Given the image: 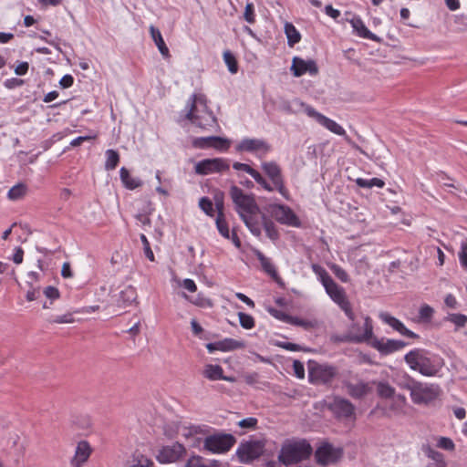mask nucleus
<instances>
[{"label": "nucleus", "instance_id": "ddd939ff", "mask_svg": "<svg viewBox=\"0 0 467 467\" xmlns=\"http://www.w3.org/2000/svg\"><path fill=\"white\" fill-rule=\"evenodd\" d=\"M365 342L384 356L396 352L407 345L402 340L378 338L373 333Z\"/></svg>", "mask_w": 467, "mask_h": 467}, {"label": "nucleus", "instance_id": "412c9836", "mask_svg": "<svg viewBox=\"0 0 467 467\" xmlns=\"http://www.w3.org/2000/svg\"><path fill=\"white\" fill-rule=\"evenodd\" d=\"M91 451V447L88 441H79L77 445L75 455L71 460V466L82 467V465L88 460Z\"/></svg>", "mask_w": 467, "mask_h": 467}, {"label": "nucleus", "instance_id": "423d86ee", "mask_svg": "<svg viewBox=\"0 0 467 467\" xmlns=\"http://www.w3.org/2000/svg\"><path fill=\"white\" fill-rule=\"evenodd\" d=\"M440 391L438 385L418 381L411 389V400L417 405H427L438 398Z\"/></svg>", "mask_w": 467, "mask_h": 467}, {"label": "nucleus", "instance_id": "603ef678", "mask_svg": "<svg viewBox=\"0 0 467 467\" xmlns=\"http://www.w3.org/2000/svg\"><path fill=\"white\" fill-rule=\"evenodd\" d=\"M437 446L446 451H453L455 448L452 440L447 437H440L437 442Z\"/></svg>", "mask_w": 467, "mask_h": 467}, {"label": "nucleus", "instance_id": "2eb2a0df", "mask_svg": "<svg viewBox=\"0 0 467 467\" xmlns=\"http://www.w3.org/2000/svg\"><path fill=\"white\" fill-rule=\"evenodd\" d=\"M230 165L228 161L222 158L205 159L195 164L194 170L197 174L207 175L213 172H222L228 171Z\"/></svg>", "mask_w": 467, "mask_h": 467}, {"label": "nucleus", "instance_id": "b1692460", "mask_svg": "<svg viewBox=\"0 0 467 467\" xmlns=\"http://www.w3.org/2000/svg\"><path fill=\"white\" fill-rule=\"evenodd\" d=\"M150 32L151 37H152L155 45L157 46L159 51L161 52V54L164 57H169L170 51L162 38V36H161L160 30L158 28H156L155 26H150Z\"/></svg>", "mask_w": 467, "mask_h": 467}, {"label": "nucleus", "instance_id": "f3484780", "mask_svg": "<svg viewBox=\"0 0 467 467\" xmlns=\"http://www.w3.org/2000/svg\"><path fill=\"white\" fill-rule=\"evenodd\" d=\"M291 71L297 78L306 73L316 76L318 74V67L313 59L305 60L299 57H295L292 61Z\"/></svg>", "mask_w": 467, "mask_h": 467}, {"label": "nucleus", "instance_id": "13d9d810", "mask_svg": "<svg viewBox=\"0 0 467 467\" xmlns=\"http://www.w3.org/2000/svg\"><path fill=\"white\" fill-rule=\"evenodd\" d=\"M215 140H213V148L217 150H227L230 146V142L228 140L213 136Z\"/></svg>", "mask_w": 467, "mask_h": 467}, {"label": "nucleus", "instance_id": "8fccbe9b", "mask_svg": "<svg viewBox=\"0 0 467 467\" xmlns=\"http://www.w3.org/2000/svg\"><path fill=\"white\" fill-rule=\"evenodd\" d=\"M140 241L143 244V251H144V254L145 256L151 262H153L155 260V257H154V254L150 248V243L146 237L145 234H141L140 236Z\"/></svg>", "mask_w": 467, "mask_h": 467}, {"label": "nucleus", "instance_id": "6e6552de", "mask_svg": "<svg viewBox=\"0 0 467 467\" xmlns=\"http://www.w3.org/2000/svg\"><path fill=\"white\" fill-rule=\"evenodd\" d=\"M236 442L232 434H214L205 438L204 449L213 453H224Z\"/></svg>", "mask_w": 467, "mask_h": 467}, {"label": "nucleus", "instance_id": "bf43d9fd", "mask_svg": "<svg viewBox=\"0 0 467 467\" xmlns=\"http://www.w3.org/2000/svg\"><path fill=\"white\" fill-rule=\"evenodd\" d=\"M269 313L275 317V318L284 321L285 323H289V320L291 319V316L288 314H285L280 310L275 309V308H269Z\"/></svg>", "mask_w": 467, "mask_h": 467}, {"label": "nucleus", "instance_id": "e2e57ef3", "mask_svg": "<svg viewBox=\"0 0 467 467\" xmlns=\"http://www.w3.org/2000/svg\"><path fill=\"white\" fill-rule=\"evenodd\" d=\"M293 369H294L295 375L298 379H303L305 377V368H304V365H303V363L301 361L294 360V362H293Z\"/></svg>", "mask_w": 467, "mask_h": 467}, {"label": "nucleus", "instance_id": "0e129e2a", "mask_svg": "<svg viewBox=\"0 0 467 467\" xmlns=\"http://www.w3.org/2000/svg\"><path fill=\"white\" fill-rule=\"evenodd\" d=\"M51 322L57 323V324L73 323L74 318H73V316L71 313H67L63 316L57 317Z\"/></svg>", "mask_w": 467, "mask_h": 467}, {"label": "nucleus", "instance_id": "4c0bfd02", "mask_svg": "<svg viewBox=\"0 0 467 467\" xmlns=\"http://www.w3.org/2000/svg\"><path fill=\"white\" fill-rule=\"evenodd\" d=\"M422 451L428 458L432 460L431 462H445L443 454L432 449L430 444H423Z\"/></svg>", "mask_w": 467, "mask_h": 467}, {"label": "nucleus", "instance_id": "4be33fe9", "mask_svg": "<svg viewBox=\"0 0 467 467\" xmlns=\"http://www.w3.org/2000/svg\"><path fill=\"white\" fill-rule=\"evenodd\" d=\"M350 24L358 36L362 38L370 39L376 42H379L380 40L379 37H378L375 34H373L367 28V26H365L360 17L354 16L350 20Z\"/></svg>", "mask_w": 467, "mask_h": 467}, {"label": "nucleus", "instance_id": "58836bf2", "mask_svg": "<svg viewBox=\"0 0 467 467\" xmlns=\"http://www.w3.org/2000/svg\"><path fill=\"white\" fill-rule=\"evenodd\" d=\"M136 298V289L131 285H128L120 291V299L124 304H130L135 301Z\"/></svg>", "mask_w": 467, "mask_h": 467}, {"label": "nucleus", "instance_id": "7ed1b4c3", "mask_svg": "<svg viewBox=\"0 0 467 467\" xmlns=\"http://www.w3.org/2000/svg\"><path fill=\"white\" fill-rule=\"evenodd\" d=\"M313 449L310 443L305 440H285L278 455V460L285 465L297 463L308 459Z\"/></svg>", "mask_w": 467, "mask_h": 467}, {"label": "nucleus", "instance_id": "052dcab7", "mask_svg": "<svg viewBox=\"0 0 467 467\" xmlns=\"http://www.w3.org/2000/svg\"><path fill=\"white\" fill-rule=\"evenodd\" d=\"M43 293L47 298L51 300L57 299L60 296L58 289L52 285L47 286L44 289Z\"/></svg>", "mask_w": 467, "mask_h": 467}, {"label": "nucleus", "instance_id": "f257e3e1", "mask_svg": "<svg viewBox=\"0 0 467 467\" xmlns=\"http://www.w3.org/2000/svg\"><path fill=\"white\" fill-rule=\"evenodd\" d=\"M229 195L234 204V209L239 214L246 227L254 235H261V227L256 220V215L260 213V208L252 193H245L236 185H232L229 190Z\"/></svg>", "mask_w": 467, "mask_h": 467}, {"label": "nucleus", "instance_id": "a211bd4d", "mask_svg": "<svg viewBox=\"0 0 467 467\" xmlns=\"http://www.w3.org/2000/svg\"><path fill=\"white\" fill-rule=\"evenodd\" d=\"M343 385L347 389V393L355 400H362L372 391L370 384L361 379L357 382L345 380Z\"/></svg>", "mask_w": 467, "mask_h": 467}, {"label": "nucleus", "instance_id": "338daca9", "mask_svg": "<svg viewBox=\"0 0 467 467\" xmlns=\"http://www.w3.org/2000/svg\"><path fill=\"white\" fill-rule=\"evenodd\" d=\"M333 272L335 275L342 282H347L348 280V275L341 267L335 265L333 267Z\"/></svg>", "mask_w": 467, "mask_h": 467}, {"label": "nucleus", "instance_id": "473e14b6", "mask_svg": "<svg viewBox=\"0 0 467 467\" xmlns=\"http://www.w3.org/2000/svg\"><path fill=\"white\" fill-rule=\"evenodd\" d=\"M131 465L130 467H153V462L140 452L139 451H134L132 454Z\"/></svg>", "mask_w": 467, "mask_h": 467}, {"label": "nucleus", "instance_id": "4d7b16f0", "mask_svg": "<svg viewBox=\"0 0 467 467\" xmlns=\"http://www.w3.org/2000/svg\"><path fill=\"white\" fill-rule=\"evenodd\" d=\"M257 419L254 417L245 418L238 422L241 428L244 429H255L257 425Z\"/></svg>", "mask_w": 467, "mask_h": 467}, {"label": "nucleus", "instance_id": "20e7f679", "mask_svg": "<svg viewBox=\"0 0 467 467\" xmlns=\"http://www.w3.org/2000/svg\"><path fill=\"white\" fill-rule=\"evenodd\" d=\"M356 327V324L352 323L348 328V331L346 334L338 335L334 334L331 335L330 340L333 343H364L368 340L372 335L373 324L372 320L369 317H365L364 318V332L363 333H356L353 332V329Z\"/></svg>", "mask_w": 467, "mask_h": 467}, {"label": "nucleus", "instance_id": "c756f323", "mask_svg": "<svg viewBox=\"0 0 467 467\" xmlns=\"http://www.w3.org/2000/svg\"><path fill=\"white\" fill-rule=\"evenodd\" d=\"M285 33L287 37V44L289 47H294L301 39V35L291 23H285Z\"/></svg>", "mask_w": 467, "mask_h": 467}, {"label": "nucleus", "instance_id": "9d476101", "mask_svg": "<svg viewBox=\"0 0 467 467\" xmlns=\"http://www.w3.org/2000/svg\"><path fill=\"white\" fill-rule=\"evenodd\" d=\"M200 103H205L204 99L202 96H198L196 94H193L189 101V111L186 114V119L191 120L193 124L199 126L200 128L206 129L207 126H213L216 125L217 119L215 116L213 114V112L207 113V116L205 118V121H202V118L199 115L195 114L196 109V104Z\"/></svg>", "mask_w": 467, "mask_h": 467}, {"label": "nucleus", "instance_id": "3c124183", "mask_svg": "<svg viewBox=\"0 0 467 467\" xmlns=\"http://www.w3.org/2000/svg\"><path fill=\"white\" fill-rule=\"evenodd\" d=\"M244 20L249 24L255 22L254 6L253 3H247L244 13Z\"/></svg>", "mask_w": 467, "mask_h": 467}, {"label": "nucleus", "instance_id": "09e8293b", "mask_svg": "<svg viewBox=\"0 0 467 467\" xmlns=\"http://www.w3.org/2000/svg\"><path fill=\"white\" fill-rule=\"evenodd\" d=\"M213 140H215L213 136L198 138L194 140L193 146L200 149L213 148Z\"/></svg>", "mask_w": 467, "mask_h": 467}, {"label": "nucleus", "instance_id": "f704fd0d", "mask_svg": "<svg viewBox=\"0 0 467 467\" xmlns=\"http://www.w3.org/2000/svg\"><path fill=\"white\" fill-rule=\"evenodd\" d=\"M106 162H105V169L107 171H112L114 170L119 162V154L115 150H106Z\"/></svg>", "mask_w": 467, "mask_h": 467}, {"label": "nucleus", "instance_id": "2f4dec72", "mask_svg": "<svg viewBox=\"0 0 467 467\" xmlns=\"http://www.w3.org/2000/svg\"><path fill=\"white\" fill-rule=\"evenodd\" d=\"M216 345L218 347V350L221 351H231L244 347L243 342L233 338H224L223 340L217 341Z\"/></svg>", "mask_w": 467, "mask_h": 467}, {"label": "nucleus", "instance_id": "69168bd1", "mask_svg": "<svg viewBox=\"0 0 467 467\" xmlns=\"http://www.w3.org/2000/svg\"><path fill=\"white\" fill-rule=\"evenodd\" d=\"M438 182H441L446 187L451 188H456V186L453 183L447 182L448 181L451 180L445 172L439 171L437 172Z\"/></svg>", "mask_w": 467, "mask_h": 467}, {"label": "nucleus", "instance_id": "9b49d317", "mask_svg": "<svg viewBox=\"0 0 467 467\" xmlns=\"http://www.w3.org/2000/svg\"><path fill=\"white\" fill-rule=\"evenodd\" d=\"M328 409L334 416L338 420H355L356 408L355 405L348 399L336 396L329 404Z\"/></svg>", "mask_w": 467, "mask_h": 467}, {"label": "nucleus", "instance_id": "393cba45", "mask_svg": "<svg viewBox=\"0 0 467 467\" xmlns=\"http://www.w3.org/2000/svg\"><path fill=\"white\" fill-rule=\"evenodd\" d=\"M203 375L205 378L211 380H217V379H225V380H232L231 378H227L223 376V369L219 365H206Z\"/></svg>", "mask_w": 467, "mask_h": 467}, {"label": "nucleus", "instance_id": "79ce46f5", "mask_svg": "<svg viewBox=\"0 0 467 467\" xmlns=\"http://www.w3.org/2000/svg\"><path fill=\"white\" fill-rule=\"evenodd\" d=\"M312 270L317 275H318L322 285L327 283L329 280L332 279V277L329 275L327 270L317 264L312 265Z\"/></svg>", "mask_w": 467, "mask_h": 467}, {"label": "nucleus", "instance_id": "774afa93", "mask_svg": "<svg viewBox=\"0 0 467 467\" xmlns=\"http://www.w3.org/2000/svg\"><path fill=\"white\" fill-rule=\"evenodd\" d=\"M74 78L71 75H65L59 81L60 86L63 88H67L73 85Z\"/></svg>", "mask_w": 467, "mask_h": 467}, {"label": "nucleus", "instance_id": "a18cd8bd", "mask_svg": "<svg viewBox=\"0 0 467 467\" xmlns=\"http://www.w3.org/2000/svg\"><path fill=\"white\" fill-rule=\"evenodd\" d=\"M200 208L209 216H213V203L208 197H202L199 201Z\"/></svg>", "mask_w": 467, "mask_h": 467}, {"label": "nucleus", "instance_id": "bb28decb", "mask_svg": "<svg viewBox=\"0 0 467 467\" xmlns=\"http://www.w3.org/2000/svg\"><path fill=\"white\" fill-rule=\"evenodd\" d=\"M377 387L378 396L381 399H391L395 395V389L387 381H373Z\"/></svg>", "mask_w": 467, "mask_h": 467}, {"label": "nucleus", "instance_id": "72a5a7b5", "mask_svg": "<svg viewBox=\"0 0 467 467\" xmlns=\"http://www.w3.org/2000/svg\"><path fill=\"white\" fill-rule=\"evenodd\" d=\"M262 223L267 237H269L273 241L277 240L279 237V233L273 221L267 218L265 214H263Z\"/></svg>", "mask_w": 467, "mask_h": 467}, {"label": "nucleus", "instance_id": "a19ab883", "mask_svg": "<svg viewBox=\"0 0 467 467\" xmlns=\"http://www.w3.org/2000/svg\"><path fill=\"white\" fill-rule=\"evenodd\" d=\"M216 226L219 231V233L224 237V238H230V232L228 228V223L226 222L224 214L217 215L216 217Z\"/></svg>", "mask_w": 467, "mask_h": 467}, {"label": "nucleus", "instance_id": "5fc2aeb1", "mask_svg": "<svg viewBox=\"0 0 467 467\" xmlns=\"http://www.w3.org/2000/svg\"><path fill=\"white\" fill-rule=\"evenodd\" d=\"M214 205L217 211V215L224 214L223 193L222 192L214 195Z\"/></svg>", "mask_w": 467, "mask_h": 467}, {"label": "nucleus", "instance_id": "c85d7f7f", "mask_svg": "<svg viewBox=\"0 0 467 467\" xmlns=\"http://www.w3.org/2000/svg\"><path fill=\"white\" fill-rule=\"evenodd\" d=\"M27 191H28V188H27L26 184H25L23 182H19V183L16 184L15 186H13L8 191L7 197L11 201L20 200L26 196V194L27 193Z\"/></svg>", "mask_w": 467, "mask_h": 467}, {"label": "nucleus", "instance_id": "5701e85b", "mask_svg": "<svg viewBox=\"0 0 467 467\" xmlns=\"http://www.w3.org/2000/svg\"><path fill=\"white\" fill-rule=\"evenodd\" d=\"M326 292L331 297V299L337 304L342 299H344L347 295L343 287L339 286L333 278L329 280L327 283L323 285Z\"/></svg>", "mask_w": 467, "mask_h": 467}, {"label": "nucleus", "instance_id": "7c9ffc66", "mask_svg": "<svg viewBox=\"0 0 467 467\" xmlns=\"http://www.w3.org/2000/svg\"><path fill=\"white\" fill-rule=\"evenodd\" d=\"M256 258L259 260L263 270L270 276L276 275V269L269 258H267L262 252L255 253Z\"/></svg>", "mask_w": 467, "mask_h": 467}, {"label": "nucleus", "instance_id": "39448f33", "mask_svg": "<svg viewBox=\"0 0 467 467\" xmlns=\"http://www.w3.org/2000/svg\"><path fill=\"white\" fill-rule=\"evenodd\" d=\"M344 455V450L341 447H334L328 441H323L315 451V459L318 465L326 467L337 463Z\"/></svg>", "mask_w": 467, "mask_h": 467}, {"label": "nucleus", "instance_id": "f03ea898", "mask_svg": "<svg viewBox=\"0 0 467 467\" xmlns=\"http://www.w3.org/2000/svg\"><path fill=\"white\" fill-rule=\"evenodd\" d=\"M410 368L425 377L436 376L443 366L441 358L423 348H414L404 357Z\"/></svg>", "mask_w": 467, "mask_h": 467}, {"label": "nucleus", "instance_id": "c9c22d12", "mask_svg": "<svg viewBox=\"0 0 467 467\" xmlns=\"http://www.w3.org/2000/svg\"><path fill=\"white\" fill-rule=\"evenodd\" d=\"M223 60L228 67V70L232 74H236L238 72L239 67H238L237 59H236L235 56L230 50H225L223 52Z\"/></svg>", "mask_w": 467, "mask_h": 467}, {"label": "nucleus", "instance_id": "de8ad7c7", "mask_svg": "<svg viewBox=\"0 0 467 467\" xmlns=\"http://www.w3.org/2000/svg\"><path fill=\"white\" fill-rule=\"evenodd\" d=\"M446 319L455 324L458 327H462L467 323V316L463 314H449Z\"/></svg>", "mask_w": 467, "mask_h": 467}, {"label": "nucleus", "instance_id": "dca6fc26", "mask_svg": "<svg viewBox=\"0 0 467 467\" xmlns=\"http://www.w3.org/2000/svg\"><path fill=\"white\" fill-rule=\"evenodd\" d=\"M185 452L184 446L175 442L170 446H163L157 455V460L161 463L174 462L181 459Z\"/></svg>", "mask_w": 467, "mask_h": 467}, {"label": "nucleus", "instance_id": "f8f14e48", "mask_svg": "<svg viewBox=\"0 0 467 467\" xmlns=\"http://www.w3.org/2000/svg\"><path fill=\"white\" fill-rule=\"evenodd\" d=\"M337 374V368L327 364H317L309 368V380L317 384L330 383Z\"/></svg>", "mask_w": 467, "mask_h": 467}, {"label": "nucleus", "instance_id": "864d4df0", "mask_svg": "<svg viewBox=\"0 0 467 467\" xmlns=\"http://www.w3.org/2000/svg\"><path fill=\"white\" fill-rule=\"evenodd\" d=\"M185 467H208L204 459L201 456L194 455L192 456L186 462Z\"/></svg>", "mask_w": 467, "mask_h": 467}, {"label": "nucleus", "instance_id": "6e6d98bb", "mask_svg": "<svg viewBox=\"0 0 467 467\" xmlns=\"http://www.w3.org/2000/svg\"><path fill=\"white\" fill-rule=\"evenodd\" d=\"M30 286V289L26 293V300L31 302L36 300L40 296V287H34L31 282H27Z\"/></svg>", "mask_w": 467, "mask_h": 467}, {"label": "nucleus", "instance_id": "4468645a", "mask_svg": "<svg viewBox=\"0 0 467 467\" xmlns=\"http://www.w3.org/2000/svg\"><path fill=\"white\" fill-rule=\"evenodd\" d=\"M270 215L283 224L297 226L299 220L288 206L282 204H270L267 209Z\"/></svg>", "mask_w": 467, "mask_h": 467}, {"label": "nucleus", "instance_id": "c03bdc74", "mask_svg": "<svg viewBox=\"0 0 467 467\" xmlns=\"http://www.w3.org/2000/svg\"><path fill=\"white\" fill-rule=\"evenodd\" d=\"M337 305L344 311L346 316L354 323L355 314L352 310V306L349 300L348 299V296L338 302Z\"/></svg>", "mask_w": 467, "mask_h": 467}, {"label": "nucleus", "instance_id": "e433bc0d", "mask_svg": "<svg viewBox=\"0 0 467 467\" xmlns=\"http://www.w3.org/2000/svg\"><path fill=\"white\" fill-rule=\"evenodd\" d=\"M356 183L358 186H359L361 188H368V189L372 188L374 186L379 187V188H383L385 185L384 181L381 179H379V178H372L369 180L358 178L356 180Z\"/></svg>", "mask_w": 467, "mask_h": 467}, {"label": "nucleus", "instance_id": "a878e982", "mask_svg": "<svg viewBox=\"0 0 467 467\" xmlns=\"http://www.w3.org/2000/svg\"><path fill=\"white\" fill-rule=\"evenodd\" d=\"M119 176L122 183L129 190H134L142 184L140 179L132 178L125 167L120 169Z\"/></svg>", "mask_w": 467, "mask_h": 467}, {"label": "nucleus", "instance_id": "1a4fd4ad", "mask_svg": "<svg viewBox=\"0 0 467 467\" xmlns=\"http://www.w3.org/2000/svg\"><path fill=\"white\" fill-rule=\"evenodd\" d=\"M262 169L266 176L271 180L275 190L284 198L288 199L289 192L285 185V181L280 166L275 161H267L262 163Z\"/></svg>", "mask_w": 467, "mask_h": 467}, {"label": "nucleus", "instance_id": "49530a36", "mask_svg": "<svg viewBox=\"0 0 467 467\" xmlns=\"http://www.w3.org/2000/svg\"><path fill=\"white\" fill-rule=\"evenodd\" d=\"M238 317H239L240 325L244 328L251 329L254 327V319L252 316L243 313V312H239Z\"/></svg>", "mask_w": 467, "mask_h": 467}, {"label": "nucleus", "instance_id": "cd10ccee", "mask_svg": "<svg viewBox=\"0 0 467 467\" xmlns=\"http://www.w3.org/2000/svg\"><path fill=\"white\" fill-rule=\"evenodd\" d=\"M318 123L325 127L326 129H327L328 130H330L331 132L337 135L346 136V138L348 139L345 130L333 119L326 116H323L320 117V121Z\"/></svg>", "mask_w": 467, "mask_h": 467}, {"label": "nucleus", "instance_id": "6ab92c4d", "mask_svg": "<svg viewBox=\"0 0 467 467\" xmlns=\"http://www.w3.org/2000/svg\"><path fill=\"white\" fill-rule=\"evenodd\" d=\"M238 151L247 152H263L266 153L270 150V146L263 140L244 139L237 146Z\"/></svg>", "mask_w": 467, "mask_h": 467}, {"label": "nucleus", "instance_id": "37998d69", "mask_svg": "<svg viewBox=\"0 0 467 467\" xmlns=\"http://www.w3.org/2000/svg\"><path fill=\"white\" fill-rule=\"evenodd\" d=\"M288 324L302 327L306 329H310L317 326L316 321L302 319V318H299L297 317H293V316H291V319L289 320Z\"/></svg>", "mask_w": 467, "mask_h": 467}, {"label": "nucleus", "instance_id": "aec40b11", "mask_svg": "<svg viewBox=\"0 0 467 467\" xmlns=\"http://www.w3.org/2000/svg\"><path fill=\"white\" fill-rule=\"evenodd\" d=\"M379 317L383 322L388 324L394 330L398 331L400 335L413 339L419 338V335L408 329L402 322L389 314L380 313Z\"/></svg>", "mask_w": 467, "mask_h": 467}, {"label": "nucleus", "instance_id": "ea45409f", "mask_svg": "<svg viewBox=\"0 0 467 467\" xmlns=\"http://www.w3.org/2000/svg\"><path fill=\"white\" fill-rule=\"evenodd\" d=\"M434 310L429 305H422L419 310V320L420 322L429 323L433 317Z\"/></svg>", "mask_w": 467, "mask_h": 467}, {"label": "nucleus", "instance_id": "0eeeda50", "mask_svg": "<svg viewBox=\"0 0 467 467\" xmlns=\"http://www.w3.org/2000/svg\"><path fill=\"white\" fill-rule=\"evenodd\" d=\"M265 447V440H250L243 441L237 448L236 455L241 462L249 463L263 454Z\"/></svg>", "mask_w": 467, "mask_h": 467}, {"label": "nucleus", "instance_id": "680f3d73", "mask_svg": "<svg viewBox=\"0 0 467 467\" xmlns=\"http://www.w3.org/2000/svg\"><path fill=\"white\" fill-rule=\"evenodd\" d=\"M459 259L462 265L467 269V241L461 244V251L459 253Z\"/></svg>", "mask_w": 467, "mask_h": 467}]
</instances>
